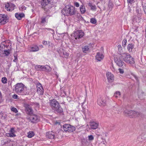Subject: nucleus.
I'll return each instance as SVG.
<instances>
[{
	"mask_svg": "<svg viewBox=\"0 0 146 146\" xmlns=\"http://www.w3.org/2000/svg\"><path fill=\"white\" fill-rule=\"evenodd\" d=\"M10 41L6 40L2 42L0 45V56L4 57L9 55L11 50Z\"/></svg>",
	"mask_w": 146,
	"mask_h": 146,
	"instance_id": "obj_1",
	"label": "nucleus"
},
{
	"mask_svg": "<svg viewBox=\"0 0 146 146\" xmlns=\"http://www.w3.org/2000/svg\"><path fill=\"white\" fill-rule=\"evenodd\" d=\"M15 91L18 94L27 95L29 93V90L22 83L17 84L15 85Z\"/></svg>",
	"mask_w": 146,
	"mask_h": 146,
	"instance_id": "obj_2",
	"label": "nucleus"
},
{
	"mask_svg": "<svg viewBox=\"0 0 146 146\" xmlns=\"http://www.w3.org/2000/svg\"><path fill=\"white\" fill-rule=\"evenodd\" d=\"M76 13L75 8L72 6L68 5L66 6L62 11V13L65 16H71Z\"/></svg>",
	"mask_w": 146,
	"mask_h": 146,
	"instance_id": "obj_3",
	"label": "nucleus"
},
{
	"mask_svg": "<svg viewBox=\"0 0 146 146\" xmlns=\"http://www.w3.org/2000/svg\"><path fill=\"white\" fill-rule=\"evenodd\" d=\"M50 106L53 110L58 113H61L63 110L60 106L58 102L55 99H53L49 100Z\"/></svg>",
	"mask_w": 146,
	"mask_h": 146,
	"instance_id": "obj_4",
	"label": "nucleus"
},
{
	"mask_svg": "<svg viewBox=\"0 0 146 146\" xmlns=\"http://www.w3.org/2000/svg\"><path fill=\"white\" fill-rule=\"evenodd\" d=\"M120 56L121 59L126 63L131 64H133L135 63L134 58L128 53H124L121 54Z\"/></svg>",
	"mask_w": 146,
	"mask_h": 146,
	"instance_id": "obj_5",
	"label": "nucleus"
},
{
	"mask_svg": "<svg viewBox=\"0 0 146 146\" xmlns=\"http://www.w3.org/2000/svg\"><path fill=\"white\" fill-rule=\"evenodd\" d=\"M73 36L76 40L82 38L84 35V32L82 30H77L74 32Z\"/></svg>",
	"mask_w": 146,
	"mask_h": 146,
	"instance_id": "obj_6",
	"label": "nucleus"
},
{
	"mask_svg": "<svg viewBox=\"0 0 146 146\" xmlns=\"http://www.w3.org/2000/svg\"><path fill=\"white\" fill-rule=\"evenodd\" d=\"M63 129L65 131L72 132L75 130V127L72 126L68 124H65L64 125Z\"/></svg>",
	"mask_w": 146,
	"mask_h": 146,
	"instance_id": "obj_7",
	"label": "nucleus"
},
{
	"mask_svg": "<svg viewBox=\"0 0 146 146\" xmlns=\"http://www.w3.org/2000/svg\"><path fill=\"white\" fill-rule=\"evenodd\" d=\"M121 58L120 56L118 58H115V61L118 66L123 68H125V64L120 60Z\"/></svg>",
	"mask_w": 146,
	"mask_h": 146,
	"instance_id": "obj_8",
	"label": "nucleus"
},
{
	"mask_svg": "<svg viewBox=\"0 0 146 146\" xmlns=\"http://www.w3.org/2000/svg\"><path fill=\"white\" fill-rule=\"evenodd\" d=\"M27 118L33 123H36L38 122L39 120V117L37 115L34 114L28 116Z\"/></svg>",
	"mask_w": 146,
	"mask_h": 146,
	"instance_id": "obj_9",
	"label": "nucleus"
},
{
	"mask_svg": "<svg viewBox=\"0 0 146 146\" xmlns=\"http://www.w3.org/2000/svg\"><path fill=\"white\" fill-rule=\"evenodd\" d=\"M8 19L6 15L0 14V24H4L8 21Z\"/></svg>",
	"mask_w": 146,
	"mask_h": 146,
	"instance_id": "obj_10",
	"label": "nucleus"
},
{
	"mask_svg": "<svg viewBox=\"0 0 146 146\" xmlns=\"http://www.w3.org/2000/svg\"><path fill=\"white\" fill-rule=\"evenodd\" d=\"M97 103L100 106H104L106 104V101L105 98L99 97L97 101Z\"/></svg>",
	"mask_w": 146,
	"mask_h": 146,
	"instance_id": "obj_11",
	"label": "nucleus"
},
{
	"mask_svg": "<svg viewBox=\"0 0 146 146\" xmlns=\"http://www.w3.org/2000/svg\"><path fill=\"white\" fill-rule=\"evenodd\" d=\"M15 5L14 4L11 3H7L5 6L6 9L9 11H11L14 9Z\"/></svg>",
	"mask_w": 146,
	"mask_h": 146,
	"instance_id": "obj_12",
	"label": "nucleus"
},
{
	"mask_svg": "<svg viewBox=\"0 0 146 146\" xmlns=\"http://www.w3.org/2000/svg\"><path fill=\"white\" fill-rule=\"evenodd\" d=\"M16 131L14 127H12L10 128L9 133H6V136L10 137H14L16 136Z\"/></svg>",
	"mask_w": 146,
	"mask_h": 146,
	"instance_id": "obj_13",
	"label": "nucleus"
},
{
	"mask_svg": "<svg viewBox=\"0 0 146 146\" xmlns=\"http://www.w3.org/2000/svg\"><path fill=\"white\" fill-rule=\"evenodd\" d=\"M106 76L109 82H112L114 80V76L110 72H107L106 73Z\"/></svg>",
	"mask_w": 146,
	"mask_h": 146,
	"instance_id": "obj_14",
	"label": "nucleus"
},
{
	"mask_svg": "<svg viewBox=\"0 0 146 146\" xmlns=\"http://www.w3.org/2000/svg\"><path fill=\"white\" fill-rule=\"evenodd\" d=\"M58 52L59 54L63 57L67 58L69 56V54L63 49H61Z\"/></svg>",
	"mask_w": 146,
	"mask_h": 146,
	"instance_id": "obj_15",
	"label": "nucleus"
},
{
	"mask_svg": "<svg viewBox=\"0 0 146 146\" xmlns=\"http://www.w3.org/2000/svg\"><path fill=\"white\" fill-rule=\"evenodd\" d=\"M37 92L39 95H42L43 93V89L41 84L40 83H38L36 85Z\"/></svg>",
	"mask_w": 146,
	"mask_h": 146,
	"instance_id": "obj_16",
	"label": "nucleus"
},
{
	"mask_svg": "<svg viewBox=\"0 0 146 146\" xmlns=\"http://www.w3.org/2000/svg\"><path fill=\"white\" fill-rule=\"evenodd\" d=\"M104 56L102 52H98L96 56V60L98 61H100L104 58Z\"/></svg>",
	"mask_w": 146,
	"mask_h": 146,
	"instance_id": "obj_17",
	"label": "nucleus"
},
{
	"mask_svg": "<svg viewBox=\"0 0 146 146\" xmlns=\"http://www.w3.org/2000/svg\"><path fill=\"white\" fill-rule=\"evenodd\" d=\"M48 16H44L42 17L41 19V23L42 25L46 24L48 22Z\"/></svg>",
	"mask_w": 146,
	"mask_h": 146,
	"instance_id": "obj_18",
	"label": "nucleus"
},
{
	"mask_svg": "<svg viewBox=\"0 0 146 146\" xmlns=\"http://www.w3.org/2000/svg\"><path fill=\"white\" fill-rule=\"evenodd\" d=\"M24 106L26 110L29 114L32 113H33V110L28 104H24Z\"/></svg>",
	"mask_w": 146,
	"mask_h": 146,
	"instance_id": "obj_19",
	"label": "nucleus"
},
{
	"mask_svg": "<svg viewBox=\"0 0 146 146\" xmlns=\"http://www.w3.org/2000/svg\"><path fill=\"white\" fill-rule=\"evenodd\" d=\"M46 136L49 139H53L55 137L54 133L52 131L48 132L46 133Z\"/></svg>",
	"mask_w": 146,
	"mask_h": 146,
	"instance_id": "obj_20",
	"label": "nucleus"
},
{
	"mask_svg": "<svg viewBox=\"0 0 146 146\" xmlns=\"http://www.w3.org/2000/svg\"><path fill=\"white\" fill-rule=\"evenodd\" d=\"M98 123L95 122H91L90 124L91 129H97L98 127Z\"/></svg>",
	"mask_w": 146,
	"mask_h": 146,
	"instance_id": "obj_21",
	"label": "nucleus"
},
{
	"mask_svg": "<svg viewBox=\"0 0 146 146\" xmlns=\"http://www.w3.org/2000/svg\"><path fill=\"white\" fill-rule=\"evenodd\" d=\"M39 48L36 45H33L30 48V50L32 52H36L38 51Z\"/></svg>",
	"mask_w": 146,
	"mask_h": 146,
	"instance_id": "obj_22",
	"label": "nucleus"
},
{
	"mask_svg": "<svg viewBox=\"0 0 146 146\" xmlns=\"http://www.w3.org/2000/svg\"><path fill=\"white\" fill-rule=\"evenodd\" d=\"M134 45L132 43L129 44L127 46V49L129 52H131L134 48Z\"/></svg>",
	"mask_w": 146,
	"mask_h": 146,
	"instance_id": "obj_23",
	"label": "nucleus"
},
{
	"mask_svg": "<svg viewBox=\"0 0 146 146\" xmlns=\"http://www.w3.org/2000/svg\"><path fill=\"white\" fill-rule=\"evenodd\" d=\"M51 0H41V5L43 7H45L50 2Z\"/></svg>",
	"mask_w": 146,
	"mask_h": 146,
	"instance_id": "obj_24",
	"label": "nucleus"
},
{
	"mask_svg": "<svg viewBox=\"0 0 146 146\" xmlns=\"http://www.w3.org/2000/svg\"><path fill=\"white\" fill-rule=\"evenodd\" d=\"M15 17L18 20H20L24 16V15L23 13H16L15 15Z\"/></svg>",
	"mask_w": 146,
	"mask_h": 146,
	"instance_id": "obj_25",
	"label": "nucleus"
},
{
	"mask_svg": "<svg viewBox=\"0 0 146 146\" xmlns=\"http://www.w3.org/2000/svg\"><path fill=\"white\" fill-rule=\"evenodd\" d=\"M80 10L81 14L84 13L86 11L85 6L83 5H81L80 6Z\"/></svg>",
	"mask_w": 146,
	"mask_h": 146,
	"instance_id": "obj_26",
	"label": "nucleus"
},
{
	"mask_svg": "<svg viewBox=\"0 0 146 146\" xmlns=\"http://www.w3.org/2000/svg\"><path fill=\"white\" fill-rule=\"evenodd\" d=\"M137 16H135L133 19V21H135L136 22H139L140 21V20L141 19V15L140 14L137 15Z\"/></svg>",
	"mask_w": 146,
	"mask_h": 146,
	"instance_id": "obj_27",
	"label": "nucleus"
},
{
	"mask_svg": "<svg viewBox=\"0 0 146 146\" xmlns=\"http://www.w3.org/2000/svg\"><path fill=\"white\" fill-rule=\"evenodd\" d=\"M44 68V66H40L39 65H36L35 66V68L36 70H43V68Z\"/></svg>",
	"mask_w": 146,
	"mask_h": 146,
	"instance_id": "obj_28",
	"label": "nucleus"
},
{
	"mask_svg": "<svg viewBox=\"0 0 146 146\" xmlns=\"http://www.w3.org/2000/svg\"><path fill=\"white\" fill-rule=\"evenodd\" d=\"M131 110H125L124 112V114L126 116H130L131 115Z\"/></svg>",
	"mask_w": 146,
	"mask_h": 146,
	"instance_id": "obj_29",
	"label": "nucleus"
},
{
	"mask_svg": "<svg viewBox=\"0 0 146 146\" xmlns=\"http://www.w3.org/2000/svg\"><path fill=\"white\" fill-rule=\"evenodd\" d=\"M51 70V68L49 66L46 65L45 66H44L43 70L46 71H50Z\"/></svg>",
	"mask_w": 146,
	"mask_h": 146,
	"instance_id": "obj_30",
	"label": "nucleus"
},
{
	"mask_svg": "<svg viewBox=\"0 0 146 146\" xmlns=\"http://www.w3.org/2000/svg\"><path fill=\"white\" fill-rule=\"evenodd\" d=\"M28 134V137L29 138L32 137L35 135L34 133L32 131H29Z\"/></svg>",
	"mask_w": 146,
	"mask_h": 146,
	"instance_id": "obj_31",
	"label": "nucleus"
},
{
	"mask_svg": "<svg viewBox=\"0 0 146 146\" xmlns=\"http://www.w3.org/2000/svg\"><path fill=\"white\" fill-rule=\"evenodd\" d=\"M131 112L133 114V117H137L139 115V113L136 111H131Z\"/></svg>",
	"mask_w": 146,
	"mask_h": 146,
	"instance_id": "obj_32",
	"label": "nucleus"
},
{
	"mask_svg": "<svg viewBox=\"0 0 146 146\" xmlns=\"http://www.w3.org/2000/svg\"><path fill=\"white\" fill-rule=\"evenodd\" d=\"M89 48L88 46H85L82 48V50L84 52L86 53L88 51Z\"/></svg>",
	"mask_w": 146,
	"mask_h": 146,
	"instance_id": "obj_33",
	"label": "nucleus"
},
{
	"mask_svg": "<svg viewBox=\"0 0 146 146\" xmlns=\"http://www.w3.org/2000/svg\"><path fill=\"white\" fill-rule=\"evenodd\" d=\"M121 94L119 92H116L114 94V96L116 98H119Z\"/></svg>",
	"mask_w": 146,
	"mask_h": 146,
	"instance_id": "obj_34",
	"label": "nucleus"
},
{
	"mask_svg": "<svg viewBox=\"0 0 146 146\" xmlns=\"http://www.w3.org/2000/svg\"><path fill=\"white\" fill-rule=\"evenodd\" d=\"M84 114L86 116H88L90 114V112L87 109H86L85 110L84 112Z\"/></svg>",
	"mask_w": 146,
	"mask_h": 146,
	"instance_id": "obj_35",
	"label": "nucleus"
},
{
	"mask_svg": "<svg viewBox=\"0 0 146 146\" xmlns=\"http://www.w3.org/2000/svg\"><path fill=\"white\" fill-rule=\"evenodd\" d=\"M88 5L90 7L91 9L92 10H94L96 9V6L94 5H93L91 3H89Z\"/></svg>",
	"mask_w": 146,
	"mask_h": 146,
	"instance_id": "obj_36",
	"label": "nucleus"
},
{
	"mask_svg": "<svg viewBox=\"0 0 146 146\" xmlns=\"http://www.w3.org/2000/svg\"><path fill=\"white\" fill-rule=\"evenodd\" d=\"M19 9L21 11H23L26 10V7L24 5H21L19 6Z\"/></svg>",
	"mask_w": 146,
	"mask_h": 146,
	"instance_id": "obj_37",
	"label": "nucleus"
},
{
	"mask_svg": "<svg viewBox=\"0 0 146 146\" xmlns=\"http://www.w3.org/2000/svg\"><path fill=\"white\" fill-rule=\"evenodd\" d=\"M90 22L92 24H95L96 23L97 21L95 19L93 18L90 19Z\"/></svg>",
	"mask_w": 146,
	"mask_h": 146,
	"instance_id": "obj_38",
	"label": "nucleus"
},
{
	"mask_svg": "<svg viewBox=\"0 0 146 146\" xmlns=\"http://www.w3.org/2000/svg\"><path fill=\"white\" fill-rule=\"evenodd\" d=\"M127 42L126 39H124L123 40L122 42V46L123 47H125V46Z\"/></svg>",
	"mask_w": 146,
	"mask_h": 146,
	"instance_id": "obj_39",
	"label": "nucleus"
},
{
	"mask_svg": "<svg viewBox=\"0 0 146 146\" xmlns=\"http://www.w3.org/2000/svg\"><path fill=\"white\" fill-rule=\"evenodd\" d=\"M42 44L44 45H50V42L49 41H47L45 40H44L42 42Z\"/></svg>",
	"mask_w": 146,
	"mask_h": 146,
	"instance_id": "obj_40",
	"label": "nucleus"
},
{
	"mask_svg": "<svg viewBox=\"0 0 146 146\" xmlns=\"http://www.w3.org/2000/svg\"><path fill=\"white\" fill-rule=\"evenodd\" d=\"M7 80L6 78L3 77L2 78V82L4 84H5L7 82Z\"/></svg>",
	"mask_w": 146,
	"mask_h": 146,
	"instance_id": "obj_41",
	"label": "nucleus"
},
{
	"mask_svg": "<svg viewBox=\"0 0 146 146\" xmlns=\"http://www.w3.org/2000/svg\"><path fill=\"white\" fill-rule=\"evenodd\" d=\"M11 110L12 111L15 113H17L18 111L17 109L14 107H12L11 108Z\"/></svg>",
	"mask_w": 146,
	"mask_h": 146,
	"instance_id": "obj_42",
	"label": "nucleus"
},
{
	"mask_svg": "<svg viewBox=\"0 0 146 146\" xmlns=\"http://www.w3.org/2000/svg\"><path fill=\"white\" fill-rule=\"evenodd\" d=\"M136 12L137 13V15H139V14H140L141 15L140 12L141 10L139 8H136Z\"/></svg>",
	"mask_w": 146,
	"mask_h": 146,
	"instance_id": "obj_43",
	"label": "nucleus"
},
{
	"mask_svg": "<svg viewBox=\"0 0 146 146\" xmlns=\"http://www.w3.org/2000/svg\"><path fill=\"white\" fill-rule=\"evenodd\" d=\"M88 140L89 141H92L94 139V137L92 135H90L88 136Z\"/></svg>",
	"mask_w": 146,
	"mask_h": 146,
	"instance_id": "obj_44",
	"label": "nucleus"
},
{
	"mask_svg": "<svg viewBox=\"0 0 146 146\" xmlns=\"http://www.w3.org/2000/svg\"><path fill=\"white\" fill-rule=\"evenodd\" d=\"M119 72L121 74H123L124 73V70L123 69L120 68L118 69Z\"/></svg>",
	"mask_w": 146,
	"mask_h": 146,
	"instance_id": "obj_45",
	"label": "nucleus"
},
{
	"mask_svg": "<svg viewBox=\"0 0 146 146\" xmlns=\"http://www.w3.org/2000/svg\"><path fill=\"white\" fill-rule=\"evenodd\" d=\"M117 47L118 48L119 51V52L121 51L122 50L121 45H119L117 46Z\"/></svg>",
	"mask_w": 146,
	"mask_h": 146,
	"instance_id": "obj_46",
	"label": "nucleus"
},
{
	"mask_svg": "<svg viewBox=\"0 0 146 146\" xmlns=\"http://www.w3.org/2000/svg\"><path fill=\"white\" fill-rule=\"evenodd\" d=\"M13 98L15 99H19V98L18 96L16 94H14L13 95Z\"/></svg>",
	"mask_w": 146,
	"mask_h": 146,
	"instance_id": "obj_47",
	"label": "nucleus"
},
{
	"mask_svg": "<svg viewBox=\"0 0 146 146\" xmlns=\"http://www.w3.org/2000/svg\"><path fill=\"white\" fill-rule=\"evenodd\" d=\"M144 12L145 14H146V3L144 4L143 6Z\"/></svg>",
	"mask_w": 146,
	"mask_h": 146,
	"instance_id": "obj_48",
	"label": "nucleus"
},
{
	"mask_svg": "<svg viewBox=\"0 0 146 146\" xmlns=\"http://www.w3.org/2000/svg\"><path fill=\"white\" fill-rule=\"evenodd\" d=\"M127 3L130 4H131L134 3V0H127Z\"/></svg>",
	"mask_w": 146,
	"mask_h": 146,
	"instance_id": "obj_49",
	"label": "nucleus"
},
{
	"mask_svg": "<svg viewBox=\"0 0 146 146\" xmlns=\"http://www.w3.org/2000/svg\"><path fill=\"white\" fill-rule=\"evenodd\" d=\"M74 5L76 7H78L80 6L78 2L75 3Z\"/></svg>",
	"mask_w": 146,
	"mask_h": 146,
	"instance_id": "obj_50",
	"label": "nucleus"
},
{
	"mask_svg": "<svg viewBox=\"0 0 146 146\" xmlns=\"http://www.w3.org/2000/svg\"><path fill=\"white\" fill-rule=\"evenodd\" d=\"M117 107H118V106H116V107H113V110H115L116 111H118L117 110H118V108H117ZM117 113H119V112H118V111H117Z\"/></svg>",
	"mask_w": 146,
	"mask_h": 146,
	"instance_id": "obj_51",
	"label": "nucleus"
},
{
	"mask_svg": "<svg viewBox=\"0 0 146 146\" xmlns=\"http://www.w3.org/2000/svg\"><path fill=\"white\" fill-rule=\"evenodd\" d=\"M14 55H15V54H14ZM14 58L15 59L13 61L14 62H16L17 60V57L16 56H14Z\"/></svg>",
	"mask_w": 146,
	"mask_h": 146,
	"instance_id": "obj_52",
	"label": "nucleus"
},
{
	"mask_svg": "<svg viewBox=\"0 0 146 146\" xmlns=\"http://www.w3.org/2000/svg\"><path fill=\"white\" fill-rule=\"evenodd\" d=\"M33 104L34 105H36V107H38V108L39 107V105L38 104L36 103V104Z\"/></svg>",
	"mask_w": 146,
	"mask_h": 146,
	"instance_id": "obj_53",
	"label": "nucleus"
},
{
	"mask_svg": "<svg viewBox=\"0 0 146 146\" xmlns=\"http://www.w3.org/2000/svg\"><path fill=\"white\" fill-rule=\"evenodd\" d=\"M101 144H102V145H101L102 146H106V145L105 143L104 142H103V143H102Z\"/></svg>",
	"mask_w": 146,
	"mask_h": 146,
	"instance_id": "obj_54",
	"label": "nucleus"
},
{
	"mask_svg": "<svg viewBox=\"0 0 146 146\" xmlns=\"http://www.w3.org/2000/svg\"><path fill=\"white\" fill-rule=\"evenodd\" d=\"M1 92H0V103L1 102Z\"/></svg>",
	"mask_w": 146,
	"mask_h": 146,
	"instance_id": "obj_55",
	"label": "nucleus"
},
{
	"mask_svg": "<svg viewBox=\"0 0 146 146\" xmlns=\"http://www.w3.org/2000/svg\"><path fill=\"white\" fill-rule=\"evenodd\" d=\"M39 47L40 48H43V46L42 45H39Z\"/></svg>",
	"mask_w": 146,
	"mask_h": 146,
	"instance_id": "obj_56",
	"label": "nucleus"
},
{
	"mask_svg": "<svg viewBox=\"0 0 146 146\" xmlns=\"http://www.w3.org/2000/svg\"><path fill=\"white\" fill-rule=\"evenodd\" d=\"M131 115H130L131 117H133V114L132 113H131Z\"/></svg>",
	"mask_w": 146,
	"mask_h": 146,
	"instance_id": "obj_57",
	"label": "nucleus"
},
{
	"mask_svg": "<svg viewBox=\"0 0 146 146\" xmlns=\"http://www.w3.org/2000/svg\"><path fill=\"white\" fill-rule=\"evenodd\" d=\"M79 16H80V19H82V17L80 15H79Z\"/></svg>",
	"mask_w": 146,
	"mask_h": 146,
	"instance_id": "obj_58",
	"label": "nucleus"
},
{
	"mask_svg": "<svg viewBox=\"0 0 146 146\" xmlns=\"http://www.w3.org/2000/svg\"><path fill=\"white\" fill-rule=\"evenodd\" d=\"M61 35L62 36H64V34H61Z\"/></svg>",
	"mask_w": 146,
	"mask_h": 146,
	"instance_id": "obj_59",
	"label": "nucleus"
},
{
	"mask_svg": "<svg viewBox=\"0 0 146 146\" xmlns=\"http://www.w3.org/2000/svg\"><path fill=\"white\" fill-rule=\"evenodd\" d=\"M65 22L66 24L67 25H68V24L66 22V21H65Z\"/></svg>",
	"mask_w": 146,
	"mask_h": 146,
	"instance_id": "obj_60",
	"label": "nucleus"
},
{
	"mask_svg": "<svg viewBox=\"0 0 146 146\" xmlns=\"http://www.w3.org/2000/svg\"><path fill=\"white\" fill-rule=\"evenodd\" d=\"M129 12H131V9H130L129 10Z\"/></svg>",
	"mask_w": 146,
	"mask_h": 146,
	"instance_id": "obj_61",
	"label": "nucleus"
},
{
	"mask_svg": "<svg viewBox=\"0 0 146 146\" xmlns=\"http://www.w3.org/2000/svg\"><path fill=\"white\" fill-rule=\"evenodd\" d=\"M3 141H4V140H3L2 141V143H3Z\"/></svg>",
	"mask_w": 146,
	"mask_h": 146,
	"instance_id": "obj_62",
	"label": "nucleus"
}]
</instances>
